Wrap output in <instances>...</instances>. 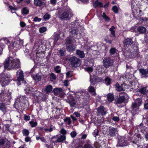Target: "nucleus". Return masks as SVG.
Instances as JSON below:
<instances>
[{"label":"nucleus","instance_id":"1","mask_svg":"<svg viewBox=\"0 0 148 148\" xmlns=\"http://www.w3.org/2000/svg\"><path fill=\"white\" fill-rule=\"evenodd\" d=\"M20 67V62L19 60L14 59L12 57L8 58L4 63V69H16Z\"/></svg>","mask_w":148,"mask_h":148},{"label":"nucleus","instance_id":"2","mask_svg":"<svg viewBox=\"0 0 148 148\" xmlns=\"http://www.w3.org/2000/svg\"><path fill=\"white\" fill-rule=\"evenodd\" d=\"M67 50L69 51H72L75 50V47L73 45L76 44V41L73 39L68 38L65 40Z\"/></svg>","mask_w":148,"mask_h":148},{"label":"nucleus","instance_id":"3","mask_svg":"<svg viewBox=\"0 0 148 148\" xmlns=\"http://www.w3.org/2000/svg\"><path fill=\"white\" fill-rule=\"evenodd\" d=\"M11 80L9 76L7 74L3 73L0 74V83L2 86L7 85Z\"/></svg>","mask_w":148,"mask_h":148},{"label":"nucleus","instance_id":"4","mask_svg":"<svg viewBox=\"0 0 148 148\" xmlns=\"http://www.w3.org/2000/svg\"><path fill=\"white\" fill-rule=\"evenodd\" d=\"M70 64L73 67H79L81 64V60L75 56L71 57L69 60Z\"/></svg>","mask_w":148,"mask_h":148},{"label":"nucleus","instance_id":"5","mask_svg":"<svg viewBox=\"0 0 148 148\" xmlns=\"http://www.w3.org/2000/svg\"><path fill=\"white\" fill-rule=\"evenodd\" d=\"M142 99L138 98L134 101L132 104V109L133 112H136L139 109V107L142 104Z\"/></svg>","mask_w":148,"mask_h":148},{"label":"nucleus","instance_id":"6","mask_svg":"<svg viewBox=\"0 0 148 148\" xmlns=\"http://www.w3.org/2000/svg\"><path fill=\"white\" fill-rule=\"evenodd\" d=\"M119 97L117 100V102L118 103H121L129 98L128 95L125 92H122L119 94Z\"/></svg>","mask_w":148,"mask_h":148},{"label":"nucleus","instance_id":"7","mask_svg":"<svg viewBox=\"0 0 148 148\" xmlns=\"http://www.w3.org/2000/svg\"><path fill=\"white\" fill-rule=\"evenodd\" d=\"M104 66L106 68H108L111 66L113 63V60L108 57L104 58L103 61Z\"/></svg>","mask_w":148,"mask_h":148},{"label":"nucleus","instance_id":"8","mask_svg":"<svg viewBox=\"0 0 148 148\" xmlns=\"http://www.w3.org/2000/svg\"><path fill=\"white\" fill-rule=\"evenodd\" d=\"M16 76L17 80L18 82L17 84L18 85H20V84L19 83L21 81H23L24 78L23 71L20 70H18L17 72Z\"/></svg>","mask_w":148,"mask_h":148},{"label":"nucleus","instance_id":"9","mask_svg":"<svg viewBox=\"0 0 148 148\" xmlns=\"http://www.w3.org/2000/svg\"><path fill=\"white\" fill-rule=\"evenodd\" d=\"M69 15V12L67 11L59 13L58 14L59 18L63 20H66L68 18Z\"/></svg>","mask_w":148,"mask_h":148},{"label":"nucleus","instance_id":"10","mask_svg":"<svg viewBox=\"0 0 148 148\" xmlns=\"http://www.w3.org/2000/svg\"><path fill=\"white\" fill-rule=\"evenodd\" d=\"M74 96H70L68 97L69 101V103L70 104L71 106L74 107L76 105L77 102L76 100V97L75 95H74Z\"/></svg>","mask_w":148,"mask_h":148},{"label":"nucleus","instance_id":"11","mask_svg":"<svg viewBox=\"0 0 148 148\" xmlns=\"http://www.w3.org/2000/svg\"><path fill=\"white\" fill-rule=\"evenodd\" d=\"M117 130L116 129L112 127L109 129L107 133L108 135L112 137L115 136L117 133Z\"/></svg>","mask_w":148,"mask_h":148},{"label":"nucleus","instance_id":"12","mask_svg":"<svg viewBox=\"0 0 148 148\" xmlns=\"http://www.w3.org/2000/svg\"><path fill=\"white\" fill-rule=\"evenodd\" d=\"M136 4L135 3H132L131 5L132 10V12L134 16H135V15L137 13V9L136 6Z\"/></svg>","mask_w":148,"mask_h":148},{"label":"nucleus","instance_id":"13","mask_svg":"<svg viewBox=\"0 0 148 148\" xmlns=\"http://www.w3.org/2000/svg\"><path fill=\"white\" fill-rule=\"evenodd\" d=\"M34 4L36 6L41 7L44 5V2L41 0H34Z\"/></svg>","mask_w":148,"mask_h":148},{"label":"nucleus","instance_id":"14","mask_svg":"<svg viewBox=\"0 0 148 148\" xmlns=\"http://www.w3.org/2000/svg\"><path fill=\"white\" fill-rule=\"evenodd\" d=\"M132 42V39L130 38L125 39L123 41V43L125 45H131Z\"/></svg>","mask_w":148,"mask_h":148},{"label":"nucleus","instance_id":"15","mask_svg":"<svg viewBox=\"0 0 148 148\" xmlns=\"http://www.w3.org/2000/svg\"><path fill=\"white\" fill-rule=\"evenodd\" d=\"M52 90V86L50 85L47 86L45 88L43 89V91H44L47 94L50 93Z\"/></svg>","mask_w":148,"mask_h":148},{"label":"nucleus","instance_id":"16","mask_svg":"<svg viewBox=\"0 0 148 148\" xmlns=\"http://www.w3.org/2000/svg\"><path fill=\"white\" fill-rule=\"evenodd\" d=\"M97 111L99 114L104 115L106 114L104 107L103 106H100L97 109Z\"/></svg>","mask_w":148,"mask_h":148},{"label":"nucleus","instance_id":"17","mask_svg":"<svg viewBox=\"0 0 148 148\" xmlns=\"http://www.w3.org/2000/svg\"><path fill=\"white\" fill-rule=\"evenodd\" d=\"M76 54L81 58H83L85 57V54L84 51L79 50H77L76 51Z\"/></svg>","mask_w":148,"mask_h":148},{"label":"nucleus","instance_id":"18","mask_svg":"<svg viewBox=\"0 0 148 148\" xmlns=\"http://www.w3.org/2000/svg\"><path fill=\"white\" fill-rule=\"evenodd\" d=\"M88 90L89 92L92 93V95L93 96H95L96 95L95 90L93 87L90 86L88 88Z\"/></svg>","mask_w":148,"mask_h":148},{"label":"nucleus","instance_id":"19","mask_svg":"<svg viewBox=\"0 0 148 148\" xmlns=\"http://www.w3.org/2000/svg\"><path fill=\"white\" fill-rule=\"evenodd\" d=\"M137 30L141 34H145L146 31V28L143 26H140L138 28Z\"/></svg>","mask_w":148,"mask_h":148},{"label":"nucleus","instance_id":"20","mask_svg":"<svg viewBox=\"0 0 148 148\" xmlns=\"http://www.w3.org/2000/svg\"><path fill=\"white\" fill-rule=\"evenodd\" d=\"M62 91V89L61 88H56L53 90L54 94L56 95H59Z\"/></svg>","mask_w":148,"mask_h":148},{"label":"nucleus","instance_id":"21","mask_svg":"<svg viewBox=\"0 0 148 148\" xmlns=\"http://www.w3.org/2000/svg\"><path fill=\"white\" fill-rule=\"evenodd\" d=\"M107 99L109 102H112L114 99L113 95L110 93L108 94L107 96Z\"/></svg>","mask_w":148,"mask_h":148},{"label":"nucleus","instance_id":"22","mask_svg":"<svg viewBox=\"0 0 148 148\" xmlns=\"http://www.w3.org/2000/svg\"><path fill=\"white\" fill-rule=\"evenodd\" d=\"M123 85L120 86L119 84L116 83L115 84L116 89L118 91H122L123 90Z\"/></svg>","mask_w":148,"mask_h":148},{"label":"nucleus","instance_id":"23","mask_svg":"<svg viewBox=\"0 0 148 148\" xmlns=\"http://www.w3.org/2000/svg\"><path fill=\"white\" fill-rule=\"evenodd\" d=\"M11 95V93L10 92H9L8 93H7L6 92H4V90L2 89L1 90H0V95L1 96H5L6 95L7 96H8V97H10Z\"/></svg>","mask_w":148,"mask_h":148},{"label":"nucleus","instance_id":"24","mask_svg":"<svg viewBox=\"0 0 148 148\" xmlns=\"http://www.w3.org/2000/svg\"><path fill=\"white\" fill-rule=\"evenodd\" d=\"M33 78L37 82L39 81L41 79V77L38 74H36L34 75Z\"/></svg>","mask_w":148,"mask_h":148},{"label":"nucleus","instance_id":"25","mask_svg":"<svg viewBox=\"0 0 148 148\" xmlns=\"http://www.w3.org/2000/svg\"><path fill=\"white\" fill-rule=\"evenodd\" d=\"M29 12V10L27 8L25 7L23 8L22 10V13L23 14L25 15L28 14Z\"/></svg>","mask_w":148,"mask_h":148},{"label":"nucleus","instance_id":"26","mask_svg":"<svg viewBox=\"0 0 148 148\" xmlns=\"http://www.w3.org/2000/svg\"><path fill=\"white\" fill-rule=\"evenodd\" d=\"M64 121L66 125H70L71 123V119L69 117H66L64 119Z\"/></svg>","mask_w":148,"mask_h":148},{"label":"nucleus","instance_id":"27","mask_svg":"<svg viewBox=\"0 0 148 148\" xmlns=\"http://www.w3.org/2000/svg\"><path fill=\"white\" fill-rule=\"evenodd\" d=\"M139 71L142 75L145 76L148 73V71L147 69H139Z\"/></svg>","mask_w":148,"mask_h":148},{"label":"nucleus","instance_id":"28","mask_svg":"<svg viewBox=\"0 0 148 148\" xmlns=\"http://www.w3.org/2000/svg\"><path fill=\"white\" fill-rule=\"evenodd\" d=\"M66 139V136L64 135L61 136L57 140V142H61Z\"/></svg>","mask_w":148,"mask_h":148},{"label":"nucleus","instance_id":"29","mask_svg":"<svg viewBox=\"0 0 148 148\" xmlns=\"http://www.w3.org/2000/svg\"><path fill=\"white\" fill-rule=\"evenodd\" d=\"M75 148H92V147L91 145L86 144L84 145V148L82 146L80 145L76 147Z\"/></svg>","mask_w":148,"mask_h":148},{"label":"nucleus","instance_id":"30","mask_svg":"<svg viewBox=\"0 0 148 148\" xmlns=\"http://www.w3.org/2000/svg\"><path fill=\"white\" fill-rule=\"evenodd\" d=\"M105 84L107 85H110L111 83V79L108 77H106L105 79Z\"/></svg>","mask_w":148,"mask_h":148},{"label":"nucleus","instance_id":"31","mask_svg":"<svg viewBox=\"0 0 148 148\" xmlns=\"http://www.w3.org/2000/svg\"><path fill=\"white\" fill-rule=\"evenodd\" d=\"M102 16L106 21L109 22L110 21V18L106 15L105 13L103 12Z\"/></svg>","mask_w":148,"mask_h":148},{"label":"nucleus","instance_id":"32","mask_svg":"<svg viewBox=\"0 0 148 148\" xmlns=\"http://www.w3.org/2000/svg\"><path fill=\"white\" fill-rule=\"evenodd\" d=\"M94 6L95 8L98 6L99 7H101L103 6V5L101 2H99L98 1H97L95 2L94 4Z\"/></svg>","mask_w":148,"mask_h":148},{"label":"nucleus","instance_id":"33","mask_svg":"<svg viewBox=\"0 0 148 148\" xmlns=\"http://www.w3.org/2000/svg\"><path fill=\"white\" fill-rule=\"evenodd\" d=\"M139 92L142 94H146L147 93V90L146 88L144 87L140 89L139 90Z\"/></svg>","mask_w":148,"mask_h":148},{"label":"nucleus","instance_id":"34","mask_svg":"<svg viewBox=\"0 0 148 148\" xmlns=\"http://www.w3.org/2000/svg\"><path fill=\"white\" fill-rule=\"evenodd\" d=\"M36 138L37 140H39V139H40L42 142H45V139L41 135L37 136L36 137Z\"/></svg>","mask_w":148,"mask_h":148},{"label":"nucleus","instance_id":"35","mask_svg":"<svg viewBox=\"0 0 148 148\" xmlns=\"http://www.w3.org/2000/svg\"><path fill=\"white\" fill-rule=\"evenodd\" d=\"M29 123L30 124L31 126L33 127H36L37 125V122L36 121H31L29 122Z\"/></svg>","mask_w":148,"mask_h":148},{"label":"nucleus","instance_id":"36","mask_svg":"<svg viewBox=\"0 0 148 148\" xmlns=\"http://www.w3.org/2000/svg\"><path fill=\"white\" fill-rule=\"evenodd\" d=\"M33 90V88L31 87H29L28 88L25 89L26 93L27 94H29Z\"/></svg>","mask_w":148,"mask_h":148},{"label":"nucleus","instance_id":"37","mask_svg":"<svg viewBox=\"0 0 148 148\" xmlns=\"http://www.w3.org/2000/svg\"><path fill=\"white\" fill-rule=\"evenodd\" d=\"M115 27L113 26L110 29V31L111 32L112 34V35L114 36H115V31L114 30V29H115Z\"/></svg>","mask_w":148,"mask_h":148},{"label":"nucleus","instance_id":"38","mask_svg":"<svg viewBox=\"0 0 148 148\" xmlns=\"http://www.w3.org/2000/svg\"><path fill=\"white\" fill-rule=\"evenodd\" d=\"M117 50L114 48H112L110 50V52L111 55H112L116 52Z\"/></svg>","mask_w":148,"mask_h":148},{"label":"nucleus","instance_id":"39","mask_svg":"<svg viewBox=\"0 0 148 148\" xmlns=\"http://www.w3.org/2000/svg\"><path fill=\"white\" fill-rule=\"evenodd\" d=\"M47 30V29L46 27H42L40 28L39 31L40 33H42L46 31Z\"/></svg>","mask_w":148,"mask_h":148},{"label":"nucleus","instance_id":"40","mask_svg":"<svg viewBox=\"0 0 148 148\" xmlns=\"http://www.w3.org/2000/svg\"><path fill=\"white\" fill-rule=\"evenodd\" d=\"M6 108L5 106L1 105L0 107V110L4 113L6 112Z\"/></svg>","mask_w":148,"mask_h":148},{"label":"nucleus","instance_id":"41","mask_svg":"<svg viewBox=\"0 0 148 148\" xmlns=\"http://www.w3.org/2000/svg\"><path fill=\"white\" fill-rule=\"evenodd\" d=\"M29 131L28 130L24 129L23 131V133L24 135L28 136L29 134Z\"/></svg>","mask_w":148,"mask_h":148},{"label":"nucleus","instance_id":"42","mask_svg":"<svg viewBox=\"0 0 148 148\" xmlns=\"http://www.w3.org/2000/svg\"><path fill=\"white\" fill-rule=\"evenodd\" d=\"M50 15L48 13H46L43 16V18L45 20H48L50 18Z\"/></svg>","mask_w":148,"mask_h":148},{"label":"nucleus","instance_id":"43","mask_svg":"<svg viewBox=\"0 0 148 148\" xmlns=\"http://www.w3.org/2000/svg\"><path fill=\"white\" fill-rule=\"evenodd\" d=\"M113 11L115 13L118 12V9L117 7L116 6H114L112 8Z\"/></svg>","mask_w":148,"mask_h":148},{"label":"nucleus","instance_id":"44","mask_svg":"<svg viewBox=\"0 0 148 148\" xmlns=\"http://www.w3.org/2000/svg\"><path fill=\"white\" fill-rule=\"evenodd\" d=\"M85 70L89 73L92 72L93 71V69L91 67H87L85 69Z\"/></svg>","mask_w":148,"mask_h":148},{"label":"nucleus","instance_id":"45","mask_svg":"<svg viewBox=\"0 0 148 148\" xmlns=\"http://www.w3.org/2000/svg\"><path fill=\"white\" fill-rule=\"evenodd\" d=\"M51 79H55L56 78V75L53 73H51L50 74Z\"/></svg>","mask_w":148,"mask_h":148},{"label":"nucleus","instance_id":"46","mask_svg":"<svg viewBox=\"0 0 148 148\" xmlns=\"http://www.w3.org/2000/svg\"><path fill=\"white\" fill-rule=\"evenodd\" d=\"M76 133L75 131H73L72 132H71L70 134L72 138L75 137L76 136Z\"/></svg>","mask_w":148,"mask_h":148},{"label":"nucleus","instance_id":"47","mask_svg":"<svg viewBox=\"0 0 148 148\" xmlns=\"http://www.w3.org/2000/svg\"><path fill=\"white\" fill-rule=\"evenodd\" d=\"M41 20V19L40 18H38V17L36 16L35 17L33 20L34 21L37 22L38 21L39 22Z\"/></svg>","mask_w":148,"mask_h":148},{"label":"nucleus","instance_id":"48","mask_svg":"<svg viewBox=\"0 0 148 148\" xmlns=\"http://www.w3.org/2000/svg\"><path fill=\"white\" fill-rule=\"evenodd\" d=\"M59 66H56L55 68V71L57 73H60V69H59Z\"/></svg>","mask_w":148,"mask_h":148},{"label":"nucleus","instance_id":"49","mask_svg":"<svg viewBox=\"0 0 148 148\" xmlns=\"http://www.w3.org/2000/svg\"><path fill=\"white\" fill-rule=\"evenodd\" d=\"M59 36L58 34H56L55 35V37L54 39V40L55 42H56L59 38Z\"/></svg>","mask_w":148,"mask_h":148},{"label":"nucleus","instance_id":"50","mask_svg":"<svg viewBox=\"0 0 148 148\" xmlns=\"http://www.w3.org/2000/svg\"><path fill=\"white\" fill-rule=\"evenodd\" d=\"M112 120L115 121H118L119 120V117L117 116H114L112 118Z\"/></svg>","mask_w":148,"mask_h":148},{"label":"nucleus","instance_id":"51","mask_svg":"<svg viewBox=\"0 0 148 148\" xmlns=\"http://www.w3.org/2000/svg\"><path fill=\"white\" fill-rule=\"evenodd\" d=\"M148 19L146 17H142L140 18V21L143 22L144 21H148Z\"/></svg>","mask_w":148,"mask_h":148},{"label":"nucleus","instance_id":"52","mask_svg":"<svg viewBox=\"0 0 148 148\" xmlns=\"http://www.w3.org/2000/svg\"><path fill=\"white\" fill-rule=\"evenodd\" d=\"M98 130L97 129H95L94 130L93 132V134L95 136H96L98 135Z\"/></svg>","mask_w":148,"mask_h":148},{"label":"nucleus","instance_id":"53","mask_svg":"<svg viewBox=\"0 0 148 148\" xmlns=\"http://www.w3.org/2000/svg\"><path fill=\"white\" fill-rule=\"evenodd\" d=\"M3 46V45L2 44H0V55L2 53Z\"/></svg>","mask_w":148,"mask_h":148},{"label":"nucleus","instance_id":"54","mask_svg":"<svg viewBox=\"0 0 148 148\" xmlns=\"http://www.w3.org/2000/svg\"><path fill=\"white\" fill-rule=\"evenodd\" d=\"M5 140L3 139L0 140V145H3L5 143Z\"/></svg>","mask_w":148,"mask_h":148},{"label":"nucleus","instance_id":"55","mask_svg":"<svg viewBox=\"0 0 148 148\" xmlns=\"http://www.w3.org/2000/svg\"><path fill=\"white\" fill-rule=\"evenodd\" d=\"M30 119V117L29 116H25L24 117V119L25 121H29Z\"/></svg>","mask_w":148,"mask_h":148},{"label":"nucleus","instance_id":"56","mask_svg":"<svg viewBox=\"0 0 148 148\" xmlns=\"http://www.w3.org/2000/svg\"><path fill=\"white\" fill-rule=\"evenodd\" d=\"M61 133L65 134L66 133V131L64 129H62L60 131Z\"/></svg>","mask_w":148,"mask_h":148},{"label":"nucleus","instance_id":"57","mask_svg":"<svg viewBox=\"0 0 148 148\" xmlns=\"http://www.w3.org/2000/svg\"><path fill=\"white\" fill-rule=\"evenodd\" d=\"M66 77H71V74L70 73V71L67 72L66 74Z\"/></svg>","mask_w":148,"mask_h":148},{"label":"nucleus","instance_id":"58","mask_svg":"<svg viewBox=\"0 0 148 148\" xmlns=\"http://www.w3.org/2000/svg\"><path fill=\"white\" fill-rule=\"evenodd\" d=\"M20 25L22 27H24L26 25L25 23L24 22H21L20 23Z\"/></svg>","mask_w":148,"mask_h":148},{"label":"nucleus","instance_id":"59","mask_svg":"<svg viewBox=\"0 0 148 148\" xmlns=\"http://www.w3.org/2000/svg\"><path fill=\"white\" fill-rule=\"evenodd\" d=\"M56 2V0H50L51 3L52 5H55Z\"/></svg>","mask_w":148,"mask_h":148},{"label":"nucleus","instance_id":"60","mask_svg":"<svg viewBox=\"0 0 148 148\" xmlns=\"http://www.w3.org/2000/svg\"><path fill=\"white\" fill-rule=\"evenodd\" d=\"M60 53L61 56H63L64 55V52L62 50L60 51Z\"/></svg>","mask_w":148,"mask_h":148},{"label":"nucleus","instance_id":"61","mask_svg":"<svg viewBox=\"0 0 148 148\" xmlns=\"http://www.w3.org/2000/svg\"><path fill=\"white\" fill-rule=\"evenodd\" d=\"M141 139V138L140 137H138V140H137L136 139H135L136 140L134 141H133V143H134L135 144H136V143H137V142L139 141V140Z\"/></svg>","mask_w":148,"mask_h":148},{"label":"nucleus","instance_id":"62","mask_svg":"<svg viewBox=\"0 0 148 148\" xmlns=\"http://www.w3.org/2000/svg\"><path fill=\"white\" fill-rule=\"evenodd\" d=\"M144 107L145 109L148 110V103L144 104Z\"/></svg>","mask_w":148,"mask_h":148},{"label":"nucleus","instance_id":"63","mask_svg":"<svg viewBox=\"0 0 148 148\" xmlns=\"http://www.w3.org/2000/svg\"><path fill=\"white\" fill-rule=\"evenodd\" d=\"M68 80H66L64 82V85L65 86H67L68 85Z\"/></svg>","mask_w":148,"mask_h":148},{"label":"nucleus","instance_id":"64","mask_svg":"<svg viewBox=\"0 0 148 148\" xmlns=\"http://www.w3.org/2000/svg\"><path fill=\"white\" fill-rule=\"evenodd\" d=\"M87 137V135L86 134H84L82 136L81 138L82 139H85Z\"/></svg>","mask_w":148,"mask_h":148}]
</instances>
